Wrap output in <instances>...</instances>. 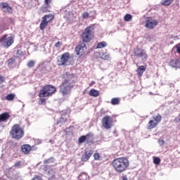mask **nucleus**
I'll list each match as a JSON object with an SVG mask.
<instances>
[{"instance_id":"obj_47","label":"nucleus","mask_w":180,"mask_h":180,"mask_svg":"<svg viewBox=\"0 0 180 180\" xmlns=\"http://www.w3.org/2000/svg\"><path fill=\"white\" fill-rule=\"evenodd\" d=\"M94 85H95V82L94 81L89 84V86H93Z\"/></svg>"},{"instance_id":"obj_3","label":"nucleus","mask_w":180,"mask_h":180,"mask_svg":"<svg viewBox=\"0 0 180 180\" xmlns=\"http://www.w3.org/2000/svg\"><path fill=\"white\" fill-rule=\"evenodd\" d=\"M55 92H57V89H56L54 86L51 84H46L39 91V97L49 98V96H53Z\"/></svg>"},{"instance_id":"obj_48","label":"nucleus","mask_w":180,"mask_h":180,"mask_svg":"<svg viewBox=\"0 0 180 180\" xmlns=\"http://www.w3.org/2000/svg\"><path fill=\"white\" fill-rule=\"evenodd\" d=\"M122 180H129L127 176H122Z\"/></svg>"},{"instance_id":"obj_4","label":"nucleus","mask_w":180,"mask_h":180,"mask_svg":"<svg viewBox=\"0 0 180 180\" xmlns=\"http://www.w3.org/2000/svg\"><path fill=\"white\" fill-rule=\"evenodd\" d=\"M10 135L15 140H20L25 136V130L20 127V125L16 124L11 127Z\"/></svg>"},{"instance_id":"obj_9","label":"nucleus","mask_w":180,"mask_h":180,"mask_svg":"<svg viewBox=\"0 0 180 180\" xmlns=\"http://www.w3.org/2000/svg\"><path fill=\"white\" fill-rule=\"evenodd\" d=\"M101 124L103 129L109 130L113 127V118L109 115L104 116L101 120Z\"/></svg>"},{"instance_id":"obj_30","label":"nucleus","mask_w":180,"mask_h":180,"mask_svg":"<svg viewBox=\"0 0 180 180\" xmlns=\"http://www.w3.org/2000/svg\"><path fill=\"white\" fill-rule=\"evenodd\" d=\"M153 163L155 165H160L161 164V159L158 157L153 156Z\"/></svg>"},{"instance_id":"obj_16","label":"nucleus","mask_w":180,"mask_h":180,"mask_svg":"<svg viewBox=\"0 0 180 180\" xmlns=\"http://www.w3.org/2000/svg\"><path fill=\"white\" fill-rule=\"evenodd\" d=\"M92 154H94V150L91 149L85 150L84 153L81 158V161H82V162H86V161H88V160L92 157Z\"/></svg>"},{"instance_id":"obj_49","label":"nucleus","mask_w":180,"mask_h":180,"mask_svg":"<svg viewBox=\"0 0 180 180\" xmlns=\"http://www.w3.org/2000/svg\"><path fill=\"white\" fill-rule=\"evenodd\" d=\"M116 133H117V132L116 131V130L113 131V134H116Z\"/></svg>"},{"instance_id":"obj_32","label":"nucleus","mask_w":180,"mask_h":180,"mask_svg":"<svg viewBox=\"0 0 180 180\" xmlns=\"http://www.w3.org/2000/svg\"><path fill=\"white\" fill-rule=\"evenodd\" d=\"M133 19V15L130 14H126L124 17L125 22H130Z\"/></svg>"},{"instance_id":"obj_38","label":"nucleus","mask_w":180,"mask_h":180,"mask_svg":"<svg viewBox=\"0 0 180 180\" xmlns=\"http://www.w3.org/2000/svg\"><path fill=\"white\" fill-rule=\"evenodd\" d=\"M79 143L80 144H82V143H84V141H86V136H82L79 138V140H78Z\"/></svg>"},{"instance_id":"obj_33","label":"nucleus","mask_w":180,"mask_h":180,"mask_svg":"<svg viewBox=\"0 0 180 180\" xmlns=\"http://www.w3.org/2000/svg\"><path fill=\"white\" fill-rule=\"evenodd\" d=\"M54 162V158L51 157L44 160V164H51Z\"/></svg>"},{"instance_id":"obj_43","label":"nucleus","mask_w":180,"mask_h":180,"mask_svg":"<svg viewBox=\"0 0 180 180\" xmlns=\"http://www.w3.org/2000/svg\"><path fill=\"white\" fill-rule=\"evenodd\" d=\"M40 11H41V12H43V13L49 12V11H47V6L41 7Z\"/></svg>"},{"instance_id":"obj_23","label":"nucleus","mask_w":180,"mask_h":180,"mask_svg":"<svg viewBox=\"0 0 180 180\" xmlns=\"http://www.w3.org/2000/svg\"><path fill=\"white\" fill-rule=\"evenodd\" d=\"M79 180H89V176L86 172L81 173L78 176Z\"/></svg>"},{"instance_id":"obj_21","label":"nucleus","mask_w":180,"mask_h":180,"mask_svg":"<svg viewBox=\"0 0 180 180\" xmlns=\"http://www.w3.org/2000/svg\"><path fill=\"white\" fill-rule=\"evenodd\" d=\"M146 68L144 65H141L138 68V69L136 70V72L139 78H141V77H143V74H144V72H146Z\"/></svg>"},{"instance_id":"obj_35","label":"nucleus","mask_w":180,"mask_h":180,"mask_svg":"<svg viewBox=\"0 0 180 180\" xmlns=\"http://www.w3.org/2000/svg\"><path fill=\"white\" fill-rule=\"evenodd\" d=\"M22 56H23V52L22 51L21 49H18L16 52V58H20V57H22Z\"/></svg>"},{"instance_id":"obj_28","label":"nucleus","mask_w":180,"mask_h":180,"mask_svg":"<svg viewBox=\"0 0 180 180\" xmlns=\"http://www.w3.org/2000/svg\"><path fill=\"white\" fill-rule=\"evenodd\" d=\"M101 58L103 60H110V54L108 53H103L101 55Z\"/></svg>"},{"instance_id":"obj_34","label":"nucleus","mask_w":180,"mask_h":180,"mask_svg":"<svg viewBox=\"0 0 180 180\" xmlns=\"http://www.w3.org/2000/svg\"><path fill=\"white\" fill-rule=\"evenodd\" d=\"M15 63H16V60H15V58H11L8 60V65H9L10 67L13 65V64H15Z\"/></svg>"},{"instance_id":"obj_13","label":"nucleus","mask_w":180,"mask_h":180,"mask_svg":"<svg viewBox=\"0 0 180 180\" xmlns=\"http://www.w3.org/2000/svg\"><path fill=\"white\" fill-rule=\"evenodd\" d=\"M68 117H70V114H68L67 110L61 111L60 117L57 120L56 124H64V123H67Z\"/></svg>"},{"instance_id":"obj_6","label":"nucleus","mask_w":180,"mask_h":180,"mask_svg":"<svg viewBox=\"0 0 180 180\" xmlns=\"http://www.w3.org/2000/svg\"><path fill=\"white\" fill-rule=\"evenodd\" d=\"M161 120H162V117L160 114H158L155 117H153V120H150L147 124L148 130L155 129L160 124Z\"/></svg>"},{"instance_id":"obj_11","label":"nucleus","mask_w":180,"mask_h":180,"mask_svg":"<svg viewBox=\"0 0 180 180\" xmlns=\"http://www.w3.org/2000/svg\"><path fill=\"white\" fill-rule=\"evenodd\" d=\"M75 51L77 56L82 57L85 53H86V45L84 42H79V44L75 47Z\"/></svg>"},{"instance_id":"obj_26","label":"nucleus","mask_w":180,"mask_h":180,"mask_svg":"<svg viewBox=\"0 0 180 180\" xmlns=\"http://www.w3.org/2000/svg\"><path fill=\"white\" fill-rule=\"evenodd\" d=\"M173 1L174 0H162L161 5L163 6H169V5L172 4Z\"/></svg>"},{"instance_id":"obj_22","label":"nucleus","mask_w":180,"mask_h":180,"mask_svg":"<svg viewBox=\"0 0 180 180\" xmlns=\"http://www.w3.org/2000/svg\"><path fill=\"white\" fill-rule=\"evenodd\" d=\"M86 141L87 144H93L94 143V134L89 133L86 136Z\"/></svg>"},{"instance_id":"obj_12","label":"nucleus","mask_w":180,"mask_h":180,"mask_svg":"<svg viewBox=\"0 0 180 180\" xmlns=\"http://www.w3.org/2000/svg\"><path fill=\"white\" fill-rule=\"evenodd\" d=\"M44 171L45 172V174L49 176L48 180H57V177H56V171L51 168V166H44Z\"/></svg>"},{"instance_id":"obj_1","label":"nucleus","mask_w":180,"mask_h":180,"mask_svg":"<svg viewBox=\"0 0 180 180\" xmlns=\"http://www.w3.org/2000/svg\"><path fill=\"white\" fill-rule=\"evenodd\" d=\"M111 165L118 174L124 172L129 168V162L127 158H117L112 161Z\"/></svg>"},{"instance_id":"obj_18","label":"nucleus","mask_w":180,"mask_h":180,"mask_svg":"<svg viewBox=\"0 0 180 180\" xmlns=\"http://www.w3.org/2000/svg\"><path fill=\"white\" fill-rule=\"evenodd\" d=\"M32 148H34V146H30L29 144H24L21 146V151L23 154H29L32 151Z\"/></svg>"},{"instance_id":"obj_7","label":"nucleus","mask_w":180,"mask_h":180,"mask_svg":"<svg viewBox=\"0 0 180 180\" xmlns=\"http://www.w3.org/2000/svg\"><path fill=\"white\" fill-rule=\"evenodd\" d=\"M53 19L54 15L53 14H47L42 17L41 23L39 25L40 30H44L49 25V23H50V22H51Z\"/></svg>"},{"instance_id":"obj_41","label":"nucleus","mask_w":180,"mask_h":180,"mask_svg":"<svg viewBox=\"0 0 180 180\" xmlns=\"http://www.w3.org/2000/svg\"><path fill=\"white\" fill-rule=\"evenodd\" d=\"M21 167H22V161L16 162L14 164V167H15V168H21Z\"/></svg>"},{"instance_id":"obj_15","label":"nucleus","mask_w":180,"mask_h":180,"mask_svg":"<svg viewBox=\"0 0 180 180\" xmlns=\"http://www.w3.org/2000/svg\"><path fill=\"white\" fill-rule=\"evenodd\" d=\"M70 60V53L66 52L62 54L60 60H58V65H65Z\"/></svg>"},{"instance_id":"obj_36","label":"nucleus","mask_w":180,"mask_h":180,"mask_svg":"<svg viewBox=\"0 0 180 180\" xmlns=\"http://www.w3.org/2000/svg\"><path fill=\"white\" fill-rule=\"evenodd\" d=\"M36 64V62L34 60H30L27 63V65L28 68H32V67Z\"/></svg>"},{"instance_id":"obj_29","label":"nucleus","mask_w":180,"mask_h":180,"mask_svg":"<svg viewBox=\"0 0 180 180\" xmlns=\"http://www.w3.org/2000/svg\"><path fill=\"white\" fill-rule=\"evenodd\" d=\"M120 103V99L117 98H113L111 99V105H119Z\"/></svg>"},{"instance_id":"obj_24","label":"nucleus","mask_w":180,"mask_h":180,"mask_svg":"<svg viewBox=\"0 0 180 180\" xmlns=\"http://www.w3.org/2000/svg\"><path fill=\"white\" fill-rule=\"evenodd\" d=\"M89 96H94V98H96L97 96H99V91L96 89H91L89 91Z\"/></svg>"},{"instance_id":"obj_20","label":"nucleus","mask_w":180,"mask_h":180,"mask_svg":"<svg viewBox=\"0 0 180 180\" xmlns=\"http://www.w3.org/2000/svg\"><path fill=\"white\" fill-rule=\"evenodd\" d=\"M11 118V115L9 112H3L0 114V123L2 122H8V120Z\"/></svg>"},{"instance_id":"obj_17","label":"nucleus","mask_w":180,"mask_h":180,"mask_svg":"<svg viewBox=\"0 0 180 180\" xmlns=\"http://www.w3.org/2000/svg\"><path fill=\"white\" fill-rule=\"evenodd\" d=\"M1 9L2 11H4L5 13H12L13 9L11 6L8 3H1Z\"/></svg>"},{"instance_id":"obj_19","label":"nucleus","mask_w":180,"mask_h":180,"mask_svg":"<svg viewBox=\"0 0 180 180\" xmlns=\"http://www.w3.org/2000/svg\"><path fill=\"white\" fill-rule=\"evenodd\" d=\"M169 65L173 68H180V58L178 59H172L169 62Z\"/></svg>"},{"instance_id":"obj_39","label":"nucleus","mask_w":180,"mask_h":180,"mask_svg":"<svg viewBox=\"0 0 180 180\" xmlns=\"http://www.w3.org/2000/svg\"><path fill=\"white\" fill-rule=\"evenodd\" d=\"M82 19H88L89 18V12H84L82 14Z\"/></svg>"},{"instance_id":"obj_14","label":"nucleus","mask_w":180,"mask_h":180,"mask_svg":"<svg viewBox=\"0 0 180 180\" xmlns=\"http://www.w3.org/2000/svg\"><path fill=\"white\" fill-rule=\"evenodd\" d=\"M157 25H158V21L153 20L151 17L147 18L145 21V27L147 29H154Z\"/></svg>"},{"instance_id":"obj_42","label":"nucleus","mask_w":180,"mask_h":180,"mask_svg":"<svg viewBox=\"0 0 180 180\" xmlns=\"http://www.w3.org/2000/svg\"><path fill=\"white\" fill-rule=\"evenodd\" d=\"M6 80V78L4 76L0 75V85L1 84H4V82H5Z\"/></svg>"},{"instance_id":"obj_10","label":"nucleus","mask_w":180,"mask_h":180,"mask_svg":"<svg viewBox=\"0 0 180 180\" xmlns=\"http://www.w3.org/2000/svg\"><path fill=\"white\" fill-rule=\"evenodd\" d=\"M134 56L138 58H141L143 61H146L148 56L144 49L136 48L134 49Z\"/></svg>"},{"instance_id":"obj_27","label":"nucleus","mask_w":180,"mask_h":180,"mask_svg":"<svg viewBox=\"0 0 180 180\" xmlns=\"http://www.w3.org/2000/svg\"><path fill=\"white\" fill-rule=\"evenodd\" d=\"M93 157L96 161H101L102 160V156L101 155V153H95L93 155Z\"/></svg>"},{"instance_id":"obj_45","label":"nucleus","mask_w":180,"mask_h":180,"mask_svg":"<svg viewBox=\"0 0 180 180\" xmlns=\"http://www.w3.org/2000/svg\"><path fill=\"white\" fill-rule=\"evenodd\" d=\"M158 143L160 146H164V144L165 143V141H164L162 139H160L158 141Z\"/></svg>"},{"instance_id":"obj_25","label":"nucleus","mask_w":180,"mask_h":180,"mask_svg":"<svg viewBox=\"0 0 180 180\" xmlns=\"http://www.w3.org/2000/svg\"><path fill=\"white\" fill-rule=\"evenodd\" d=\"M108 43L106 41H103L101 42H98L96 45V49H103L105 47H107Z\"/></svg>"},{"instance_id":"obj_8","label":"nucleus","mask_w":180,"mask_h":180,"mask_svg":"<svg viewBox=\"0 0 180 180\" xmlns=\"http://www.w3.org/2000/svg\"><path fill=\"white\" fill-rule=\"evenodd\" d=\"M0 43L4 49H9L13 44L14 40L12 37H8V34H5L0 38Z\"/></svg>"},{"instance_id":"obj_44","label":"nucleus","mask_w":180,"mask_h":180,"mask_svg":"<svg viewBox=\"0 0 180 180\" xmlns=\"http://www.w3.org/2000/svg\"><path fill=\"white\" fill-rule=\"evenodd\" d=\"M54 46H55V47L58 48V47H60V46H63V42L58 41Z\"/></svg>"},{"instance_id":"obj_2","label":"nucleus","mask_w":180,"mask_h":180,"mask_svg":"<svg viewBox=\"0 0 180 180\" xmlns=\"http://www.w3.org/2000/svg\"><path fill=\"white\" fill-rule=\"evenodd\" d=\"M75 84V80H74V77L68 76L64 82L60 85V91L61 94H63V95H68L71 91V89L74 88Z\"/></svg>"},{"instance_id":"obj_46","label":"nucleus","mask_w":180,"mask_h":180,"mask_svg":"<svg viewBox=\"0 0 180 180\" xmlns=\"http://www.w3.org/2000/svg\"><path fill=\"white\" fill-rule=\"evenodd\" d=\"M44 4L49 6V4H51V0H44Z\"/></svg>"},{"instance_id":"obj_40","label":"nucleus","mask_w":180,"mask_h":180,"mask_svg":"<svg viewBox=\"0 0 180 180\" xmlns=\"http://www.w3.org/2000/svg\"><path fill=\"white\" fill-rule=\"evenodd\" d=\"M39 105H43L44 103H46V98H44L45 97H39Z\"/></svg>"},{"instance_id":"obj_31","label":"nucleus","mask_w":180,"mask_h":180,"mask_svg":"<svg viewBox=\"0 0 180 180\" xmlns=\"http://www.w3.org/2000/svg\"><path fill=\"white\" fill-rule=\"evenodd\" d=\"M15 96H15V94H8V95L6 96V101H13V99H15Z\"/></svg>"},{"instance_id":"obj_37","label":"nucleus","mask_w":180,"mask_h":180,"mask_svg":"<svg viewBox=\"0 0 180 180\" xmlns=\"http://www.w3.org/2000/svg\"><path fill=\"white\" fill-rule=\"evenodd\" d=\"M173 50H176V53H178L179 54H180V43L176 44V45L173 47Z\"/></svg>"},{"instance_id":"obj_5","label":"nucleus","mask_w":180,"mask_h":180,"mask_svg":"<svg viewBox=\"0 0 180 180\" xmlns=\"http://www.w3.org/2000/svg\"><path fill=\"white\" fill-rule=\"evenodd\" d=\"M95 37V30L94 27L89 26L86 27L82 34V40L83 43H89Z\"/></svg>"}]
</instances>
